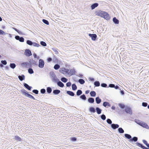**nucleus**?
<instances>
[{
	"label": "nucleus",
	"instance_id": "obj_1",
	"mask_svg": "<svg viewBox=\"0 0 149 149\" xmlns=\"http://www.w3.org/2000/svg\"><path fill=\"white\" fill-rule=\"evenodd\" d=\"M95 14L96 15L102 17L107 20H109L111 19V17L108 13L101 10L96 11Z\"/></svg>",
	"mask_w": 149,
	"mask_h": 149
},
{
	"label": "nucleus",
	"instance_id": "obj_2",
	"mask_svg": "<svg viewBox=\"0 0 149 149\" xmlns=\"http://www.w3.org/2000/svg\"><path fill=\"white\" fill-rule=\"evenodd\" d=\"M21 65L22 67H24L26 68H31L33 65L34 66H38V63L33 59L29 58V62H26L22 63Z\"/></svg>",
	"mask_w": 149,
	"mask_h": 149
},
{
	"label": "nucleus",
	"instance_id": "obj_3",
	"mask_svg": "<svg viewBox=\"0 0 149 149\" xmlns=\"http://www.w3.org/2000/svg\"><path fill=\"white\" fill-rule=\"evenodd\" d=\"M134 121L137 124L141 126L146 129H149V126L146 123L137 119H134Z\"/></svg>",
	"mask_w": 149,
	"mask_h": 149
},
{
	"label": "nucleus",
	"instance_id": "obj_4",
	"mask_svg": "<svg viewBox=\"0 0 149 149\" xmlns=\"http://www.w3.org/2000/svg\"><path fill=\"white\" fill-rule=\"evenodd\" d=\"M20 92L23 95H25L26 96L30 98H31L33 100H35V98L31 94H30L29 93L24 89L23 88L21 89L20 90Z\"/></svg>",
	"mask_w": 149,
	"mask_h": 149
},
{
	"label": "nucleus",
	"instance_id": "obj_5",
	"mask_svg": "<svg viewBox=\"0 0 149 149\" xmlns=\"http://www.w3.org/2000/svg\"><path fill=\"white\" fill-rule=\"evenodd\" d=\"M123 111H125L127 114L132 115V111L131 108L127 106H125V108L124 110H123Z\"/></svg>",
	"mask_w": 149,
	"mask_h": 149
},
{
	"label": "nucleus",
	"instance_id": "obj_6",
	"mask_svg": "<svg viewBox=\"0 0 149 149\" xmlns=\"http://www.w3.org/2000/svg\"><path fill=\"white\" fill-rule=\"evenodd\" d=\"M136 146L140 147L142 149H149V143H148L146 146L147 147L144 146L143 144L139 142H137L136 143Z\"/></svg>",
	"mask_w": 149,
	"mask_h": 149
},
{
	"label": "nucleus",
	"instance_id": "obj_7",
	"mask_svg": "<svg viewBox=\"0 0 149 149\" xmlns=\"http://www.w3.org/2000/svg\"><path fill=\"white\" fill-rule=\"evenodd\" d=\"M45 62L42 59H39L38 61V66L40 68H43L44 66Z\"/></svg>",
	"mask_w": 149,
	"mask_h": 149
},
{
	"label": "nucleus",
	"instance_id": "obj_8",
	"mask_svg": "<svg viewBox=\"0 0 149 149\" xmlns=\"http://www.w3.org/2000/svg\"><path fill=\"white\" fill-rule=\"evenodd\" d=\"M24 54L27 57H29L32 55L31 50L29 49H26L24 52Z\"/></svg>",
	"mask_w": 149,
	"mask_h": 149
},
{
	"label": "nucleus",
	"instance_id": "obj_9",
	"mask_svg": "<svg viewBox=\"0 0 149 149\" xmlns=\"http://www.w3.org/2000/svg\"><path fill=\"white\" fill-rule=\"evenodd\" d=\"M88 36L91 38L93 41H95L97 39V35L96 34H88Z\"/></svg>",
	"mask_w": 149,
	"mask_h": 149
},
{
	"label": "nucleus",
	"instance_id": "obj_10",
	"mask_svg": "<svg viewBox=\"0 0 149 149\" xmlns=\"http://www.w3.org/2000/svg\"><path fill=\"white\" fill-rule=\"evenodd\" d=\"M15 38L17 40H19L21 42H24V39L23 37H20L18 35H16L15 36Z\"/></svg>",
	"mask_w": 149,
	"mask_h": 149
},
{
	"label": "nucleus",
	"instance_id": "obj_11",
	"mask_svg": "<svg viewBox=\"0 0 149 149\" xmlns=\"http://www.w3.org/2000/svg\"><path fill=\"white\" fill-rule=\"evenodd\" d=\"M70 70L69 75L72 76L75 75L76 71L75 69L73 68Z\"/></svg>",
	"mask_w": 149,
	"mask_h": 149
},
{
	"label": "nucleus",
	"instance_id": "obj_12",
	"mask_svg": "<svg viewBox=\"0 0 149 149\" xmlns=\"http://www.w3.org/2000/svg\"><path fill=\"white\" fill-rule=\"evenodd\" d=\"M99 4L97 3H95L92 4L91 6V10H93L96 8L98 6Z\"/></svg>",
	"mask_w": 149,
	"mask_h": 149
},
{
	"label": "nucleus",
	"instance_id": "obj_13",
	"mask_svg": "<svg viewBox=\"0 0 149 149\" xmlns=\"http://www.w3.org/2000/svg\"><path fill=\"white\" fill-rule=\"evenodd\" d=\"M23 85L26 89L29 91H31V89L32 88V87L31 86H29L28 84L26 83H24Z\"/></svg>",
	"mask_w": 149,
	"mask_h": 149
},
{
	"label": "nucleus",
	"instance_id": "obj_14",
	"mask_svg": "<svg viewBox=\"0 0 149 149\" xmlns=\"http://www.w3.org/2000/svg\"><path fill=\"white\" fill-rule=\"evenodd\" d=\"M89 111V112L94 113L96 112V109H95L94 107H90L88 109Z\"/></svg>",
	"mask_w": 149,
	"mask_h": 149
},
{
	"label": "nucleus",
	"instance_id": "obj_15",
	"mask_svg": "<svg viewBox=\"0 0 149 149\" xmlns=\"http://www.w3.org/2000/svg\"><path fill=\"white\" fill-rule=\"evenodd\" d=\"M111 128L114 130H116L119 127V126L117 124L113 123L111 125Z\"/></svg>",
	"mask_w": 149,
	"mask_h": 149
},
{
	"label": "nucleus",
	"instance_id": "obj_16",
	"mask_svg": "<svg viewBox=\"0 0 149 149\" xmlns=\"http://www.w3.org/2000/svg\"><path fill=\"white\" fill-rule=\"evenodd\" d=\"M138 138L136 136H134L132 138H131L130 140H129V141L130 142H132L133 141L134 142H137V141H138Z\"/></svg>",
	"mask_w": 149,
	"mask_h": 149
},
{
	"label": "nucleus",
	"instance_id": "obj_17",
	"mask_svg": "<svg viewBox=\"0 0 149 149\" xmlns=\"http://www.w3.org/2000/svg\"><path fill=\"white\" fill-rule=\"evenodd\" d=\"M61 92V91L58 89H56L54 90L53 91V93L54 95H57Z\"/></svg>",
	"mask_w": 149,
	"mask_h": 149
},
{
	"label": "nucleus",
	"instance_id": "obj_18",
	"mask_svg": "<svg viewBox=\"0 0 149 149\" xmlns=\"http://www.w3.org/2000/svg\"><path fill=\"white\" fill-rule=\"evenodd\" d=\"M66 93L67 94L72 97L74 96L75 95V94L73 92L70 91H66Z\"/></svg>",
	"mask_w": 149,
	"mask_h": 149
},
{
	"label": "nucleus",
	"instance_id": "obj_19",
	"mask_svg": "<svg viewBox=\"0 0 149 149\" xmlns=\"http://www.w3.org/2000/svg\"><path fill=\"white\" fill-rule=\"evenodd\" d=\"M113 21L116 24H119V20L117 19L116 17H114L113 18Z\"/></svg>",
	"mask_w": 149,
	"mask_h": 149
},
{
	"label": "nucleus",
	"instance_id": "obj_20",
	"mask_svg": "<svg viewBox=\"0 0 149 149\" xmlns=\"http://www.w3.org/2000/svg\"><path fill=\"white\" fill-rule=\"evenodd\" d=\"M95 101L94 99L93 98L89 97L88 99V103L91 104L93 103Z\"/></svg>",
	"mask_w": 149,
	"mask_h": 149
},
{
	"label": "nucleus",
	"instance_id": "obj_21",
	"mask_svg": "<svg viewBox=\"0 0 149 149\" xmlns=\"http://www.w3.org/2000/svg\"><path fill=\"white\" fill-rule=\"evenodd\" d=\"M102 109L99 107H96V111L98 114H100L102 111Z\"/></svg>",
	"mask_w": 149,
	"mask_h": 149
},
{
	"label": "nucleus",
	"instance_id": "obj_22",
	"mask_svg": "<svg viewBox=\"0 0 149 149\" xmlns=\"http://www.w3.org/2000/svg\"><path fill=\"white\" fill-rule=\"evenodd\" d=\"M95 100L96 103L98 104H100L102 101L101 99L100 98V97L99 96H98L96 97L95 99Z\"/></svg>",
	"mask_w": 149,
	"mask_h": 149
},
{
	"label": "nucleus",
	"instance_id": "obj_23",
	"mask_svg": "<svg viewBox=\"0 0 149 149\" xmlns=\"http://www.w3.org/2000/svg\"><path fill=\"white\" fill-rule=\"evenodd\" d=\"M49 75L50 77L52 78V79L53 78L54 79L55 77H56L54 72L53 71H51L49 72Z\"/></svg>",
	"mask_w": 149,
	"mask_h": 149
},
{
	"label": "nucleus",
	"instance_id": "obj_24",
	"mask_svg": "<svg viewBox=\"0 0 149 149\" xmlns=\"http://www.w3.org/2000/svg\"><path fill=\"white\" fill-rule=\"evenodd\" d=\"M103 106L106 107H107V106L110 107H111V105L109 102H107L105 101L103 102Z\"/></svg>",
	"mask_w": 149,
	"mask_h": 149
},
{
	"label": "nucleus",
	"instance_id": "obj_25",
	"mask_svg": "<svg viewBox=\"0 0 149 149\" xmlns=\"http://www.w3.org/2000/svg\"><path fill=\"white\" fill-rule=\"evenodd\" d=\"M18 78L20 81H22L25 79V76L24 74H22L21 75H19Z\"/></svg>",
	"mask_w": 149,
	"mask_h": 149
},
{
	"label": "nucleus",
	"instance_id": "obj_26",
	"mask_svg": "<svg viewBox=\"0 0 149 149\" xmlns=\"http://www.w3.org/2000/svg\"><path fill=\"white\" fill-rule=\"evenodd\" d=\"M58 86L60 87L63 88L64 86V84L60 80L56 83Z\"/></svg>",
	"mask_w": 149,
	"mask_h": 149
},
{
	"label": "nucleus",
	"instance_id": "obj_27",
	"mask_svg": "<svg viewBox=\"0 0 149 149\" xmlns=\"http://www.w3.org/2000/svg\"><path fill=\"white\" fill-rule=\"evenodd\" d=\"M52 91V88L50 87H47L46 88V91L47 92L48 94H50Z\"/></svg>",
	"mask_w": 149,
	"mask_h": 149
},
{
	"label": "nucleus",
	"instance_id": "obj_28",
	"mask_svg": "<svg viewBox=\"0 0 149 149\" xmlns=\"http://www.w3.org/2000/svg\"><path fill=\"white\" fill-rule=\"evenodd\" d=\"M94 85L95 87H98L100 85V83L99 81H95L94 82Z\"/></svg>",
	"mask_w": 149,
	"mask_h": 149
},
{
	"label": "nucleus",
	"instance_id": "obj_29",
	"mask_svg": "<svg viewBox=\"0 0 149 149\" xmlns=\"http://www.w3.org/2000/svg\"><path fill=\"white\" fill-rule=\"evenodd\" d=\"M125 137V138L130 140L131 139L132 136L130 135L127 134H124Z\"/></svg>",
	"mask_w": 149,
	"mask_h": 149
},
{
	"label": "nucleus",
	"instance_id": "obj_30",
	"mask_svg": "<svg viewBox=\"0 0 149 149\" xmlns=\"http://www.w3.org/2000/svg\"><path fill=\"white\" fill-rule=\"evenodd\" d=\"M76 81L79 82L81 84H83L85 82L84 80L82 79H80Z\"/></svg>",
	"mask_w": 149,
	"mask_h": 149
},
{
	"label": "nucleus",
	"instance_id": "obj_31",
	"mask_svg": "<svg viewBox=\"0 0 149 149\" xmlns=\"http://www.w3.org/2000/svg\"><path fill=\"white\" fill-rule=\"evenodd\" d=\"M90 96L92 97H95L96 95V93L94 91H91L90 92Z\"/></svg>",
	"mask_w": 149,
	"mask_h": 149
},
{
	"label": "nucleus",
	"instance_id": "obj_32",
	"mask_svg": "<svg viewBox=\"0 0 149 149\" xmlns=\"http://www.w3.org/2000/svg\"><path fill=\"white\" fill-rule=\"evenodd\" d=\"M82 91L81 90H78L76 92V95L78 96H80L82 94Z\"/></svg>",
	"mask_w": 149,
	"mask_h": 149
},
{
	"label": "nucleus",
	"instance_id": "obj_33",
	"mask_svg": "<svg viewBox=\"0 0 149 149\" xmlns=\"http://www.w3.org/2000/svg\"><path fill=\"white\" fill-rule=\"evenodd\" d=\"M72 89L73 91H75L77 89V87L75 84H73L72 85Z\"/></svg>",
	"mask_w": 149,
	"mask_h": 149
},
{
	"label": "nucleus",
	"instance_id": "obj_34",
	"mask_svg": "<svg viewBox=\"0 0 149 149\" xmlns=\"http://www.w3.org/2000/svg\"><path fill=\"white\" fill-rule=\"evenodd\" d=\"M60 66L59 64H56L54 65V68L55 70H56L60 68Z\"/></svg>",
	"mask_w": 149,
	"mask_h": 149
},
{
	"label": "nucleus",
	"instance_id": "obj_35",
	"mask_svg": "<svg viewBox=\"0 0 149 149\" xmlns=\"http://www.w3.org/2000/svg\"><path fill=\"white\" fill-rule=\"evenodd\" d=\"M61 80L64 83H66L68 81V79L64 77H63L61 78Z\"/></svg>",
	"mask_w": 149,
	"mask_h": 149
},
{
	"label": "nucleus",
	"instance_id": "obj_36",
	"mask_svg": "<svg viewBox=\"0 0 149 149\" xmlns=\"http://www.w3.org/2000/svg\"><path fill=\"white\" fill-rule=\"evenodd\" d=\"M79 97L81 99L84 101L86 100V97L84 94H83V95H81Z\"/></svg>",
	"mask_w": 149,
	"mask_h": 149
},
{
	"label": "nucleus",
	"instance_id": "obj_37",
	"mask_svg": "<svg viewBox=\"0 0 149 149\" xmlns=\"http://www.w3.org/2000/svg\"><path fill=\"white\" fill-rule=\"evenodd\" d=\"M118 106L121 109H124L125 108V106L126 105H125L123 103H120L118 104Z\"/></svg>",
	"mask_w": 149,
	"mask_h": 149
},
{
	"label": "nucleus",
	"instance_id": "obj_38",
	"mask_svg": "<svg viewBox=\"0 0 149 149\" xmlns=\"http://www.w3.org/2000/svg\"><path fill=\"white\" fill-rule=\"evenodd\" d=\"M118 131L119 133L122 134L124 132V130L122 127H119L118 129Z\"/></svg>",
	"mask_w": 149,
	"mask_h": 149
},
{
	"label": "nucleus",
	"instance_id": "obj_39",
	"mask_svg": "<svg viewBox=\"0 0 149 149\" xmlns=\"http://www.w3.org/2000/svg\"><path fill=\"white\" fill-rule=\"evenodd\" d=\"M29 68L28 69V72L29 74H31L34 73V71L31 68Z\"/></svg>",
	"mask_w": 149,
	"mask_h": 149
},
{
	"label": "nucleus",
	"instance_id": "obj_40",
	"mask_svg": "<svg viewBox=\"0 0 149 149\" xmlns=\"http://www.w3.org/2000/svg\"><path fill=\"white\" fill-rule=\"evenodd\" d=\"M15 139L16 141H21L22 139L18 136L16 135L15 136Z\"/></svg>",
	"mask_w": 149,
	"mask_h": 149
},
{
	"label": "nucleus",
	"instance_id": "obj_41",
	"mask_svg": "<svg viewBox=\"0 0 149 149\" xmlns=\"http://www.w3.org/2000/svg\"><path fill=\"white\" fill-rule=\"evenodd\" d=\"M42 22L43 23L47 25H49V22L46 19H42Z\"/></svg>",
	"mask_w": 149,
	"mask_h": 149
},
{
	"label": "nucleus",
	"instance_id": "obj_42",
	"mask_svg": "<svg viewBox=\"0 0 149 149\" xmlns=\"http://www.w3.org/2000/svg\"><path fill=\"white\" fill-rule=\"evenodd\" d=\"M16 66V65L15 63H10V67L13 69H14L15 68Z\"/></svg>",
	"mask_w": 149,
	"mask_h": 149
},
{
	"label": "nucleus",
	"instance_id": "obj_43",
	"mask_svg": "<svg viewBox=\"0 0 149 149\" xmlns=\"http://www.w3.org/2000/svg\"><path fill=\"white\" fill-rule=\"evenodd\" d=\"M33 42H32L30 40H26V44L30 46L32 45V44Z\"/></svg>",
	"mask_w": 149,
	"mask_h": 149
},
{
	"label": "nucleus",
	"instance_id": "obj_44",
	"mask_svg": "<svg viewBox=\"0 0 149 149\" xmlns=\"http://www.w3.org/2000/svg\"><path fill=\"white\" fill-rule=\"evenodd\" d=\"M53 61L55 63H59V61L58 60V58L56 57L55 56H54V57L53 59Z\"/></svg>",
	"mask_w": 149,
	"mask_h": 149
},
{
	"label": "nucleus",
	"instance_id": "obj_45",
	"mask_svg": "<svg viewBox=\"0 0 149 149\" xmlns=\"http://www.w3.org/2000/svg\"><path fill=\"white\" fill-rule=\"evenodd\" d=\"M63 69H64L65 71V74H66L69 75V71L70 70V69L66 68H63Z\"/></svg>",
	"mask_w": 149,
	"mask_h": 149
},
{
	"label": "nucleus",
	"instance_id": "obj_46",
	"mask_svg": "<svg viewBox=\"0 0 149 149\" xmlns=\"http://www.w3.org/2000/svg\"><path fill=\"white\" fill-rule=\"evenodd\" d=\"M70 140L74 142L77 141V138L75 137H71L70 138Z\"/></svg>",
	"mask_w": 149,
	"mask_h": 149
},
{
	"label": "nucleus",
	"instance_id": "obj_47",
	"mask_svg": "<svg viewBox=\"0 0 149 149\" xmlns=\"http://www.w3.org/2000/svg\"><path fill=\"white\" fill-rule=\"evenodd\" d=\"M52 80L56 84L59 81V80L58 79L57 77H56L52 79Z\"/></svg>",
	"mask_w": 149,
	"mask_h": 149
},
{
	"label": "nucleus",
	"instance_id": "obj_48",
	"mask_svg": "<svg viewBox=\"0 0 149 149\" xmlns=\"http://www.w3.org/2000/svg\"><path fill=\"white\" fill-rule=\"evenodd\" d=\"M32 45L35 47H41V46L38 44L36 42H33Z\"/></svg>",
	"mask_w": 149,
	"mask_h": 149
},
{
	"label": "nucleus",
	"instance_id": "obj_49",
	"mask_svg": "<svg viewBox=\"0 0 149 149\" xmlns=\"http://www.w3.org/2000/svg\"><path fill=\"white\" fill-rule=\"evenodd\" d=\"M40 44L43 47H46L47 46V44L46 43L43 41H41L40 42Z\"/></svg>",
	"mask_w": 149,
	"mask_h": 149
},
{
	"label": "nucleus",
	"instance_id": "obj_50",
	"mask_svg": "<svg viewBox=\"0 0 149 149\" xmlns=\"http://www.w3.org/2000/svg\"><path fill=\"white\" fill-rule=\"evenodd\" d=\"M101 86L104 88H108L107 84L105 83H101Z\"/></svg>",
	"mask_w": 149,
	"mask_h": 149
},
{
	"label": "nucleus",
	"instance_id": "obj_51",
	"mask_svg": "<svg viewBox=\"0 0 149 149\" xmlns=\"http://www.w3.org/2000/svg\"><path fill=\"white\" fill-rule=\"evenodd\" d=\"M40 92L42 94H45L46 93V90L45 88H42L41 89Z\"/></svg>",
	"mask_w": 149,
	"mask_h": 149
},
{
	"label": "nucleus",
	"instance_id": "obj_52",
	"mask_svg": "<svg viewBox=\"0 0 149 149\" xmlns=\"http://www.w3.org/2000/svg\"><path fill=\"white\" fill-rule=\"evenodd\" d=\"M63 68H60L59 70V71L60 73L64 74L65 71L64 69H63Z\"/></svg>",
	"mask_w": 149,
	"mask_h": 149
},
{
	"label": "nucleus",
	"instance_id": "obj_53",
	"mask_svg": "<svg viewBox=\"0 0 149 149\" xmlns=\"http://www.w3.org/2000/svg\"><path fill=\"white\" fill-rule=\"evenodd\" d=\"M6 34L8 33H5L3 31L0 29V35H5Z\"/></svg>",
	"mask_w": 149,
	"mask_h": 149
},
{
	"label": "nucleus",
	"instance_id": "obj_54",
	"mask_svg": "<svg viewBox=\"0 0 149 149\" xmlns=\"http://www.w3.org/2000/svg\"><path fill=\"white\" fill-rule=\"evenodd\" d=\"M107 122L109 124L111 125L112 124V121L109 118H108L106 120Z\"/></svg>",
	"mask_w": 149,
	"mask_h": 149
},
{
	"label": "nucleus",
	"instance_id": "obj_55",
	"mask_svg": "<svg viewBox=\"0 0 149 149\" xmlns=\"http://www.w3.org/2000/svg\"><path fill=\"white\" fill-rule=\"evenodd\" d=\"M100 117L103 120H105L106 119V116L104 114H102L100 116Z\"/></svg>",
	"mask_w": 149,
	"mask_h": 149
},
{
	"label": "nucleus",
	"instance_id": "obj_56",
	"mask_svg": "<svg viewBox=\"0 0 149 149\" xmlns=\"http://www.w3.org/2000/svg\"><path fill=\"white\" fill-rule=\"evenodd\" d=\"M52 61V58L50 57H48L46 61L48 63H50Z\"/></svg>",
	"mask_w": 149,
	"mask_h": 149
},
{
	"label": "nucleus",
	"instance_id": "obj_57",
	"mask_svg": "<svg viewBox=\"0 0 149 149\" xmlns=\"http://www.w3.org/2000/svg\"><path fill=\"white\" fill-rule=\"evenodd\" d=\"M52 49L55 52H56V54H58V49L56 48H52Z\"/></svg>",
	"mask_w": 149,
	"mask_h": 149
},
{
	"label": "nucleus",
	"instance_id": "obj_58",
	"mask_svg": "<svg viewBox=\"0 0 149 149\" xmlns=\"http://www.w3.org/2000/svg\"><path fill=\"white\" fill-rule=\"evenodd\" d=\"M32 92L36 94H38L39 93L37 89H34L32 91Z\"/></svg>",
	"mask_w": 149,
	"mask_h": 149
},
{
	"label": "nucleus",
	"instance_id": "obj_59",
	"mask_svg": "<svg viewBox=\"0 0 149 149\" xmlns=\"http://www.w3.org/2000/svg\"><path fill=\"white\" fill-rule=\"evenodd\" d=\"M1 63L4 65H6L7 64V62L6 60H1Z\"/></svg>",
	"mask_w": 149,
	"mask_h": 149
},
{
	"label": "nucleus",
	"instance_id": "obj_60",
	"mask_svg": "<svg viewBox=\"0 0 149 149\" xmlns=\"http://www.w3.org/2000/svg\"><path fill=\"white\" fill-rule=\"evenodd\" d=\"M115 86V84H109L108 86V88L110 87L111 88H114V86Z\"/></svg>",
	"mask_w": 149,
	"mask_h": 149
},
{
	"label": "nucleus",
	"instance_id": "obj_61",
	"mask_svg": "<svg viewBox=\"0 0 149 149\" xmlns=\"http://www.w3.org/2000/svg\"><path fill=\"white\" fill-rule=\"evenodd\" d=\"M142 106L143 107H146L148 106V103L146 102H143L142 104Z\"/></svg>",
	"mask_w": 149,
	"mask_h": 149
},
{
	"label": "nucleus",
	"instance_id": "obj_62",
	"mask_svg": "<svg viewBox=\"0 0 149 149\" xmlns=\"http://www.w3.org/2000/svg\"><path fill=\"white\" fill-rule=\"evenodd\" d=\"M71 85V83L70 81L68 82L66 84V86L67 87H70Z\"/></svg>",
	"mask_w": 149,
	"mask_h": 149
},
{
	"label": "nucleus",
	"instance_id": "obj_63",
	"mask_svg": "<svg viewBox=\"0 0 149 149\" xmlns=\"http://www.w3.org/2000/svg\"><path fill=\"white\" fill-rule=\"evenodd\" d=\"M17 32L18 34L20 35H24V33H22L21 31L19 30H18Z\"/></svg>",
	"mask_w": 149,
	"mask_h": 149
},
{
	"label": "nucleus",
	"instance_id": "obj_64",
	"mask_svg": "<svg viewBox=\"0 0 149 149\" xmlns=\"http://www.w3.org/2000/svg\"><path fill=\"white\" fill-rule=\"evenodd\" d=\"M120 93L122 95H124L125 94L124 91L123 90H121V89H120Z\"/></svg>",
	"mask_w": 149,
	"mask_h": 149
}]
</instances>
